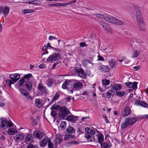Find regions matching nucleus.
I'll return each instance as SVG.
<instances>
[{
	"mask_svg": "<svg viewBox=\"0 0 148 148\" xmlns=\"http://www.w3.org/2000/svg\"><path fill=\"white\" fill-rule=\"evenodd\" d=\"M134 9L136 12V21L141 31H144L145 30L144 23L140 8L137 5H134Z\"/></svg>",
	"mask_w": 148,
	"mask_h": 148,
	"instance_id": "obj_1",
	"label": "nucleus"
},
{
	"mask_svg": "<svg viewBox=\"0 0 148 148\" xmlns=\"http://www.w3.org/2000/svg\"><path fill=\"white\" fill-rule=\"evenodd\" d=\"M84 130L86 134L84 137L86 138L88 142L97 141L95 140V130L90 129V127H87Z\"/></svg>",
	"mask_w": 148,
	"mask_h": 148,
	"instance_id": "obj_2",
	"label": "nucleus"
},
{
	"mask_svg": "<svg viewBox=\"0 0 148 148\" xmlns=\"http://www.w3.org/2000/svg\"><path fill=\"white\" fill-rule=\"evenodd\" d=\"M32 78V75L31 73L25 74L23 77L16 84L15 86L16 87L22 86L24 82L26 81H29L30 78Z\"/></svg>",
	"mask_w": 148,
	"mask_h": 148,
	"instance_id": "obj_3",
	"label": "nucleus"
},
{
	"mask_svg": "<svg viewBox=\"0 0 148 148\" xmlns=\"http://www.w3.org/2000/svg\"><path fill=\"white\" fill-rule=\"evenodd\" d=\"M105 19L109 23L118 25H122L125 23V21H123L112 17L109 16H106Z\"/></svg>",
	"mask_w": 148,
	"mask_h": 148,
	"instance_id": "obj_4",
	"label": "nucleus"
},
{
	"mask_svg": "<svg viewBox=\"0 0 148 148\" xmlns=\"http://www.w3.org/2000/svg\"><path fill=\"white\" fill-rule=\"evenodd\" d=\"M69 111L68 109L66 106H63L59 110L58 115L60 119H65L66 116L69 114Z\"/></svg>",
	"mask_w": 148,
	"mask_h": 148,
	"instance_id": "obj_5",
	"label": "nucleus"
},
{
	"mask_svg": "<svg viewBox=\"0 0 148 148\" xmlns=\"http://www.w3.org/2000/svg\"><path fill=\"white\" fill-rule=\"evenodd\" d=\"M61 58V55L58 53H55L50 55L47 58V61L49 62H53L54 61H58Z\"/></svg>",
	"mask_w": 148,
	"mask_h": 148,
	"instance_id": "obj_6",
	"label": "nucleus"
},
{
	"mask_svg": "<svg viewBox=\"0 0 148 148\" xmlns=\"http://www.w3.org/2000/svg\"><path fill=\"white\" fill-rule=\"evenodd\" d=\"M74 70L75 71V74H77L79 77L83 78L84 76V69L81 67H76Z\"/></svg>",
	"mask_w": 148,
	"mask_h": 148,
	"instance_id": "obj_7",
	"label": "nucleus"
},
{
	"mask_svg": "<svg viewBox=\"0 0 148 148\" xmlns=\"http://www.w3.org/2000/svg\"><path fill=\"white\" fill-rule=\"evenodd\" d=\"M1 122L0 123V127L3 130L6 129L8 126V121L7 119L2 117L0 119Z\"/></svg>",
	"mask_w": 148,
	"mask_h": 148,
	"instance_id": "obj_8",
	"label": "nucleus"
},
{
	"mask_svg": "<svg viewBox=\"0 0 148 148\" xmlns=\"http://www.w3.org/2000/svg\"><path fill=\"white\" fill-rule=\"evenodd\" d=\"M138 82H134L133 83L130 82H126L125 85L128 88H132L134 90H136L137 88V84Z\"/></svg>",
	"mask_w": 148,
	"mask_h": 148,
	"instance_id": "obj_9",
	"label": "nucleus"
},
{
	"mask_svg": "<svg viewBox=\"0 0 148 148\" xmlns=\"http://www.w3.org/2000/svg\"><path fill=\"white\" fill-rule=\"evenodd\" d=\"M132 112V111L130 108L126 106L124 108L123 111L122 112V115L124 117L128 116Z\"/></svg>",
	"mask_w": 148,
	"mask_h": 148,
	"instance_id": "obj_10",
	"label": "nucleus"
},
{
	"mask_svg": "<svg viewBox=\"0 0 148 148\" xmlns=\"http://www.w3.org/2000/svg\"><path fill=\"white\" fill-rule=\"evenodd\" d=\"M25 143L27 144H29L34 142V139L33 135L31 134H28L25 139Z\"/></svg>",
	"mask_w": 148,
	"mask_h": 148,
	"instance_id": "obj_11",
	"label": "nucleus"
},
{
	"mask_svg": "<svg viewBox=\"0 0 148 148\" xmlns=\"http://www.w3.org/2000/svg\"><path fill=\"white\" fill-rule=\"evenodd\" d=\"M9 77L12 81L15 83L19 79L20 75L18 73H14L10 75Z\"/></svg>",
	"mask_w": 148,
	"mask_h": 148,
	"instance_id": "obj_12",
	"label": "nucleus"
},
{
	"mask_svg": "<svg viewBox=\"0 0 148 148\" xmlns=\"http://www.w3.org/2000/svg\"><path fill=\"white\" fill-rule=\"evenodd\" d=\"M22 86L24 88H25L27 90H30L32 89V84L30 81H26Z\"/></svg>",
	"mask_w": 148,
	"mask_h": 148,
	"instance_id": "obj_13",
	"label": "nucleus"
},
{
	"mask_svg": "<svg viewBox=\"0 0 148 148\" xmlns=\"http://www.w3.org/2000/svg\"><path fill=\"white\" fill-rule=\"evenodd\" d=\"M25 138L23 134L18 133L14 136V139L16 142L18 143L23 140Z\"/></svg>",
	"mask_w": 148,
	"mask_h": 148,
	"instance_id": "obj_14",
	"label": "nucleus"
},
{
	"mask_svg": "<svg viewBox=\"0 0 148 148\" xmlns=\"http://www.w3.org/2000/svg\"><path fill=\"white\" fill-rule=\"evenodd\" d=\"M78 116L74 115H69L68 116L66 119L72 123H75L78 120Z\"/></svg>",
	"mask_w": 148,
	"mask_h": 148,
	"instance_id": "obj_15",
	"label": "nucleus"
},
{
	"mask_svg": "<svg viewBox=\"0 0 148 148\" xmlns=\"http://www.w3.org/2000/svg\"><path fill=\"white\" fill-rule=\"evenodd\" d=\"M99 70L102 72H108L110 71V68L108 66L102 65L99 67Z\"/></svg>",
	"mask_w": 148,
	"mask_h": 148,
	"instance_id": "obj_16",
	"label": "nucleus"
},
{
	"mask_svg": "<svg viewBox=\"0 0 148 148\" xmlns=\"http://www.w3.org/2000/svg\"><path fill=\"white\" fill-rule=\"evenodd\" d=\"M33 135L34 137L38 138L39 140L41 139L42 137V133L38 130H35L33 133Z\"/></svg>",
	"mask_w": 148,
	"mask_h": 148,
	"instance_id": "obj_17",
	"label": "nucleus"
},
{
	"mask_svg": "<svg viewBox=\"0 0 148 148\" xmlns=\"http://www.w3.org/2000/svg\"><path fill=\"white\" fill-rule=\"evenodd\" d=\"M83 86L82 83L81 82L77 81L73 85V90H79L82 88Z\"/></svg>",
	"mask_w": 148,
	"mask_h": 148,
	"instance_id": "obj_18",
	"label": "nucleus"
},
{
	"mask_svg": "<svg viewBox=\"0 0 148 148\" xmlns=\"http://www.w3.org/2000/svg\"><path fill=\"white\" fill-rule=\"evenodd\" d=\"M25 2L30 4L40 5L41 2L39 0H25Z\"/></svg>",
	"mask_w": 148,
	"mask_h": 148,
	"instance_id": "obj_19",
	"label": "nucleus"
},
{
	"mask_svg": "<svg viewBox=\"0 0 148 148\" xmlns=\"http://www.w3.org/2000/svg\"><path fill=\"white\" fill-rule=\"evenodd\" d=\"M126 119L129 125H132L136 121V118L134 117L130 116L126 118Z\"/></svg>",
	"mask_w": 148,
	"mask_h": 148,
	"instance_id": "obj_20",
	"label": "nucleus"
},
{
	"mask_svg": "<svg viewBox=\"0 0 148 148\" xmlns=\"http://www.w3.org/2000/svg\"><path fill=\"white\" fill-rule=\"evenodd\" d=\"M49 141V138H48L47 137L44 138L40 142V146L42 147H45L47 143H48Z\"/></svg>",
	"mask_w": 148,
	"mask_h": 148,
	"instance_id": "obj_21",
	"label": "nucleus"
},
{
	"mask_svg": "<svg viewBox=\"0 0 148 148\" xmlns=\"http://www.w3.org/2000/svg\"><path fill=\"white\" fill-rule=\"evenodd\" d=\"M2 12H3V13L4 16L6 17L9 12V7L7 6H5L4 7L2 6Z\"/></svg>",
	"mask_w": 148,
	"mask_h": 148,
	"instance_id": "obj_22",
	"label": "nucleus"
},
{
	"mask_svg": "<svg viewBox=\"0 0 148 148\" xmlns=\"http://www.w3.org/2000/svg\"><path fill=\"white\" fill-rule=\"evenodd\" d=\"M101 148H110L112 146V144L108 141L104 142L101 144Z\"/></svg>",
	"mask_w": 148,
	"mask_h": 148,
	"instance_id": "obj_23",
	"label": "nucleus"
},
{
	"mask_svg": "<svg viewBox=\"0 0 148 148\" xmlns=\"http://www.w3.org/2000/svg\"><path fill=\"white\" fill-rule=\"evenodd\" d=\"M135 103L137 105H140L144 108H146V106L148 105V103H146L145 102L140 100H137Z\"/></svg>",
	"mask_w": 148,
	"mask_h": 148,
	"instance_id": "obj_24",
	"label": "nucleus"
},
{
	"mask_svg": "<svg viewBox=\"0 0 148 148\" xmlns=\"http://www.w3.org/2000/svg\"><path fill=\"white\" fill-rule=\"evenodd\" d=\"M97 138V140H98V142L100 144L103 143L104 140V136L102 133H100L99 135H96Z\"/></svg>",
	"mask_w": 148,
	"mask_h": 148,
	"instance_id": "obj_25",
	"label": "nucleus"
},
{
	"mask_svg": "<svg viewBox=\"0 0 148 148\" xmlns=\"http://www.w3.org/2000/svg\"><path fill=\"white\" fill-rule=\"evenodd\" d=\"M38 90L41 94L43 93L45 91V87L43 86L42 84L40 83L38 86Z\"/></svg>",
	"mask_w": 148,
	"mask_h": 148,
	"instance_id": "obj_26",
	"label": "nucleus"
},
{
	"mask_svg": "<svg viewBox=\"0 0 148 148\" xmlns=\"http://www.w3.org/2000/svg\"><path fill=\"white\" fill-rule=\"evenodd\" d=\"M115 94V92L112 90H110L107 91L106 95L104 96L107 99H110L111 96H113Z\"/></svg>",
	"mask_w": 148,
	"mask_h": 148,
	"instance_id": "obj_27",
	"label": "nucleus"
},
{
	"mask_svg": "<svg viewBox=\"0 0 148 148\" xmlns=\"http://www.w3.org/2000/svg\"><path fill=\"white\" fill-rule=\"evenodd\" d=\"M127 122V121L125 118L124 121L121 123V127L122 129H125L129 126V125Z\"/></svg>",
	"mask_w": 148,
	"mask_h": 148,
	"instance_id": "obj_28",
	"label": "nucleus"
},
{
	"mask_svg": "<svg viewBox=\"0 0 148 148\" xmlns=\"http://www.w3.org/2000/svg\"><path fill=\"white\" fill-rule=\"evenodd\" d=\"M62 108V107L59 105H56V104H54L51 107V110H60Z\"/></svg>",
	"mask_w": 148,
	"mask_h": 148,
	"instance_id": "obj_29",
	"label": "nucleus"
},
{
	"mask_svg": "<svg viewBox=\"0 0 148 148\" xmlns=\"http://www.w3.org/2000/svg\"><path fill=\"white\" fill-rule=\"evenodd\" d=\"M122 88V86L119 84H115L113 86V89L116 91L121 90Z\"/></svg>",
	"mask_w": 148,
	"mask_h": 148,
	"instance_id": "obj_30",
	"label": "nucleus"
},
{
	"mask_svg": "<svg viewBox=\"0 0 148 148\" xmlns=\"http://www.w3.org/2000/svg\"><path fill=\"white\" fill-rule=\"evenodd\" d=\"M49 142L48 144V148H57L58 145H55V147H54V145L53 143L52 142L50 139L49 138Z\"/></svg>",
	"mask_w": 148,
	"mask_h": 148,
	"instance_id": "obj_31",
	"label": "nucleus"
},
{
	"mask_svg": "<svg viewBox=\"0 0 148 148\" xmlns=\"http://www.w3.org/2000/svg\"><path fill=\"white\" fill-rule=\"evenodd\" d=\"M66 132L68 133H73L75 132V130L73 127L69 126L66 129Z\"/></svg>",
	"mask_w": 148,
	"mask_h": 148,
	"instance_id": "obj_32",
	"label": "nucleus"
},
{
	"mask_svg": "<svg viewBox=\"0 0 148 148\" xmlns=\"http://www.w3.org/2000/svg\"><path fill=\"white\" fill-rule=\"evenodd\" d=\"M82 63L83 64V65L86 66H87V64L86 63V62H88L89 63L91 64L92 66H93L94 64V63L92 62H90V61L89 60H87V59H83L82 60Z\"/></svg>",
	"mask_w": 148,
	"mask_h": 148,
	"instance_id": "obj_33",
	"label": "nucleus"
},
{
	"mask_svg": "<svg viewBox=\"0 0 148 148\" xmlns=\"http://www.w3.org/2000/svg\"><path fill=\"white\" fill-rule=\"evenodd\" d=\"M33 12V10L31 9H25L22 10V13L24 14H25L27 13H31Z\"/></svg>",
	"mask_w": 148,
	"mask_h": 148,
	"instance_id": "obj_34",
	"label": "nucleus"
},
{
	"mask_svg": "<svg viewBox=\"0 0 148 148\" xmlns=\"http://www.w3.org/2000/svg\"><path fill=\"white\" fill-rule=\"evenodd\" d=\"M19 90L22 94V95L23 96H25L27 94H28V92L25 89H23L22 88H20L19 89Z\"/></svg>",
	"mask_w": 148,
	"mask_h": 148,
	"instance_id": "obj_35",
	"label": "nucleus"
},
{
	"mask_svg": "<svg viewBox=\"0 0 148 148\" xmlns=\"http://www.w3.org/2000/svg\"><path fill=\"white\" fill-rule=\"evenodd\" d=\"M55 145H57V143H61L63 141V139L61 137H57L55 139Z\"/></svg>",
	"mask_w": 148,
	"mask_h": 148,
	"instance_id": "obj_36",
	"label": "nucleus"
},
{
	"mask_svg": "<svg viewBox=\"0 0 148 148\" xmlns=\"http://www.w3.org/2000/svg\"><path fill=\"white\" fill-rule=\"evenodd\" d=\"M8 132L10 135H14L17 133V131H16L14 130V129L12 128L8 130Z\"/></svg>",
	"mask_w": 148,
	"mask_h": 148,
	"instance_id": "obj_37",
	"label": "nucleus"
},
{
	"mask_svg": "<svg viewBox=\"0 0 148 148\" xmlns=\"http://www.w3.org/2000/svg\"><path fill=\"white\" fill-rule=\"evenodd\" d=\"M125 93V92L124 91H119L116 92L115 95L119 97H122L124 96Z\"/></svg>",
	"mask_w": 148,
	"mask_h": 148,
	"instance_id": "obj_38",
	"label": "nucleus"
},
{
	"mask_svg": "<svg viewBox=\"0 0 148 148\" xmlns=\"http://www.w3.org/2000/svg\"><path fill=\"white\" fill-rule=\"evenodd\" d=\"M84 77L83 79H85L87 76H89L91 75V72L90 71L87 70H86L85 72L84 71Z\"/></svg>",
	"mask_w": 148,
	"mask_h": 148,
	"instance_id": "obj_39",
	"label": "nucleus"
},
{
	"mask_svg": "<svg viewBox=\"0 0 148 148\" xmlns=\"http://www.w3.org/2000/svg\"><path fill=\"white\" fill-rule=\"evenodd\" d=\"M102 82L103 86L108 85L110 83V81L106 79H103L102 81Z\"/></svg>",
	"mask_w": 148,
	"mask_h": 148,
	"instance_id": "obj_40",
	"label": "nucleus"
},
{
	"mask_svg": "<svg viewBox=\"0 0 148 148\" xmlns=\"http://www.w3.org/2000/svg\"><path fill=\"white\" fill-rule=\"evenodd\" d=\"M66 123L65 121H62L61 122L60 127L63 129L66 128Z\"/></svg>",
	"mask_w": 148,
	"mask_h": 148,
	"instance_id": "obj_41",
	"label": "nucleus"
},
{
	"mask_svg": "<svg viewBox=\"0 0 148 148\" xmlns=\"http://www.w3.org/2000/svg\"><path fill=\"white\" fill-rule=\"evenodd\" d=\"M30 119L32 121V123L33 125L36 126L38 124V122L36 120L34 117H31L30 118Z\"/></svg>",
	"mask_w": 148,
	"mask_h": 148,
	"instance_id": "obj_42",
	"label": "nucleus"
},
{
	"mask_svg": "<svg viewBox=\"0 0 148 148\" xmlns=\"http://www.w3.org/2000/svg\"><path fill=\"white\" fill-rule=\"evenodd\" d=\"M102 27L107 31H109V25L108 24L103 23L101 24Z\"/></svg>",
	"mask_w": 148,
	"mask_h": 148,
	"instance_id": "obj_43",
	"label": "nucleus"
},
{
	"mask_svg": "<svg viewBox=\"0 0 148 148\" xmlns=\"http://www.w3.org/2000/svg\"><path fill=\"white\" fill-rule=\"evenodd\" d=\"M84 129L81 127H79L78 128V130L77 131V133H78L79 135L81 134L84 133Z\"/></svg>",
	"mask_w": 148,
	"mask_h": 148,
	"instance_id": "obj_44",
	"label": "nucleus"
},
{
	"mask_svg": "<svg viewBox=\"0 0 148 148\" xmlns=\"http://www.w3.org/2000/svg\"><path fill=\"white\" fill-rule=\"evenodd\" d=\"M79 142H77L75 140H73L69 142H68V144L69 145V146H70L71 145L73 144L77 145L79 144Z\"/></svg>",
	"mask_w": 148,
	"mask_h": 148,
	"instance_id": "obj_45",
	"label": "nucleus"
},
{
	"mask_svg": "<svg viewBox=\"0 0 148 148\" xmlns=\"http://www.w3.org/2000/svg\"><path fill=\"white\" fill-rule=\"evenodd\" d=\"M53 83V82L51 79H49L47 82V85L48 87H51L52 86Z\"/></svg>",
	"mask_w": 148,
	"mask_h": 148,
	"instance_id": "obj_46",
	"label": "nucleus"
},
{
	"mask_svg": "<svg viewBox=\"0 0 148 148\" xmlns=\"http://www.w3.org/2000/svg\"><path fill=\"white\" fill-rule=\"evenodd\" d=\"M6 82L7 84L9 85L10 88H11V84H13L14 83V82L10 80L9 79L6 80Z\"/></svg>",
	"mask_w": 148,
	"mask_h": 148,
	"instance_id": "obj_47",
	"label": "nucleus"
},
{
	"mask_svg": "<svg viewBox=\"0 0 148 148\" xmlns=\"http://www.w3.org/2000/svg\"><path fill=\"white\" fill-rule=\"evenodd\" d=\"M68 85V82L66 81L63 84L62 86V88L64 89H66V88H67V89L68 90V88L67 87V86Z\"/></svg>",
	"mask_w": 148,
	"mask_h": 148,
	"instance_id": "obj_48",
	"label": "nucleus"
},
{
	"mask_svg": "<svg viewBox=\"0 0 148 148\" xmlns=\"http://www.w3.org/2000/svg\"><path fill=\"white\" fill-rule=\"evenodd\" d=\"M27 148H38V145H34L33 144H29L27 147Z\"/></svg>",
	"mask_w": 148,
	"mask_h": 148,
	"instance_id": "obj_49",
	"label": "nucleus"
},
{
	"mask_svg": "<svg viewBox=\"0 0 148 148\" xmlns=\"http://www.w3.org/2000/svg\"><path fill=\"white\" fill-rule=\"evenodd\" d=\"M59 94L57 93H56L53 96V99H54V101H56L57 100L58 98H59Z\"/></svg>",
	"mask_w": 148,
	"mask_h": 148,
	"instance_id": "obj_50",
	"label": "nucleus"
},
{
	"mask_svg": "<svg viewBox=\"0 0 148 148\" xmlns=\"http://www.w3.org/2000/svg\"><path fill=\"white\" fill-rule=\"evenodd\" d=\"M51 115L52 116L54 119H55L57 115V113H56L55 111L53 110H51Z\"/></svg>",
	"mask_w": 148,
	"mask_h": 148,
	"instance_id": "obj_51",
	"label": "nucleus"
},
{
	"mask_svg": "<svg viewBox=\"0 0 148 148\" xmlns=\"http://www.w3.org/2000/svg\"><path fill=\"white\" fill-rule=\"evenodd\" d=\"M61 64V62L59 61H57L56 62H55L52 66V69H55V67L57 66V65L59 64Z\"/></svg>",
	"mask_w": 148,
	"mask_h": 148,
	"instance_id": "obj_52",
	"label": "nucleus"
},
{
	"mask_svg": "<svg viewBox=\"0 0 148 148\" xmlns=\"http://www.w3.org/2000/svg\"><path fill=\"white\" fill-rule=\"evenodd\" d=\"M139 54V53L137 50L135 51L133 55V57L134 58H136L138 57Z\"/></svg>",
	"mask_w": 148,
	"mask_h": 148,
	"instance_id": "obj_53",
	"label": "nucleus"
},
{
	"mask_svg": "<svg viewBox=\"0 0 148 148\" xmlns=\"http://www.w3.org/2000/svg\"><path fill=\"white\" fill-rule=\"evenodd\" d=\"M114 60H109V63L111 67L113 68L114 67Z\"/></svg>",
	"mask_w": 148,
	"mask_h": 148,
	"instance_id": "obj_54",
	"label": "nucleus"
},
{
	"mask_svg": "<svg viewBox=\"0 0 148 148\" xmlns=\"http://www.w3.org/2000/svg\"><path fill=\"white\" fill-rule=\"evenodd\" d=\"M95 16L96 17L99 18H100L102 19L103 18H105L106 17V16L105 17L102 14H96L95 15Z\"/></svg>",
	"mask_w": 148,
	"mask_h": 148,
	"instance_id": "obj_55",
	"label": "nucleus"
},
{
	"mask_svg": "<svg viewBox=\"0 0 148 148\" xmlns=\"http://www.w3.org/2000/svg\"><path fill=\"white\" fill-rule=\"evenodd\" d=\"M5 105L4 101L2 99L0 98V106H1L3 107Z\"/></svg>",
	"mask_w": 148,
	"mask_h": 148,
	"instance_id": "obj_56",
	"label": "nucleus"
},
{
	"mask_svg": "<svg viewBox=\"0 0 148 148\" xmlns=\"http://www.w3.org/2000/svg\"><path fill=\"white\" fill-rule=\"evenodd\" d=\"M80 47H87L88 45L86 44L85 42H81L80 43Z\"/></svg>",
	"mask_w": 148,
	"mask_h": 148,
	"instance_id": "obj_57",
	"label": "nucleus"
},
{
	"mask_svg": "<svg viewBox=\"0 0 148 148\" xmlns=\"http://www.w3.org/2000/svg\"><path fill=\"white\" fill-rule=\"evenodd\" d=\"M41 100L38 99H36L35 102V104L37 105H40L41 104Z\"/></svg>",
	"mask_w": 148,
	"mask_h": 148,
	"instance_id": "obj_58",
	"label": "nucleus"
},
{
	"mask_svg": "<svg viewBox=\"0 0 148 148\" xmlns=\"http://www.w3.org/2000/svg\"><path fill=\"white\" fill-rule=\"evenodd\" d=\"M48 39L50 40H52L53 39L57 40L58 38L55 36H50L49 37Z\"/></svg>",
	"mask_w": 148,
	"mask_h": 148,
	"instance_id": "obj_59",
	"label": "nucleus"
},
{
	"mask_svg": "<svg viewBox=\"0 0 148 148\" xmlns=\"http://www.w3.org/2000/svg\"><path fill=\"white\" fill-rule=\"evenodd\" d=\"M69 5V3H60V6L65 7Z\"/></svg>",
	"mask_w": 148,
	"mask_h": 148,
	"instance_id": "obj_60",
	"label": "nucleus"
},
{
	"mask_svg": "<svg viewBox=\"0 0 148 148\" xmlns=\"http://www.w3.org/2000/svg\"><path fill=\"white\" fill-rule=\"evenodd\" d=\"M26 99L28 100L30 99H32V98L31 97V96L29 95V93H28V94H27L25 96Z\"/></svg>",
	"mask_w": 148,
	"mask_h": 148,
	"instance_id": "obj_61",
	"label": "nucleus"
},
{
	"mask_svg": "<svg viewBox=\"0 0 148 148\" xmlns=\"http://www.w3.org/2000/svg\"><path fill=\"white\" fill-rule=\"evenodd\" d=\"M98 60L99 61H104V60L103 58L101 56L99 55L98 56Z\"/></svg>",
	"mask_w": 148,
	"mask_h": 148,
	"instance_id": "obj_62",
	"label": "nucleus"
},
{
	"mask_svg": "<svg viewBox=\"0 0 148 148\" xmlns=\"http://www.w3.org/2000/svg\"><path fill=\"white\" fill-rule=\"evenodd\" d=\"M45 66V64L44 63L41 64L39 65L38 68L40 69H42L44 68Z\"/></svg>",
	"mask_w": 148,
	"mask_h": 148,
	"instance_id": "obj_63",
	"label": "nucleus"
},
{
	"mask_svg": "<svg viewBox=\"0 0 148 148\" xmlns=\"http://www.w3.org/2000/svg\"><path fill=\"white\" fill-rule=\"evenodd\" d=\"M71 135H70V134H69L68 135L67 134H66L65 135V137L64 138V140H66L67 139H69L70 138V136H71Z\"/></svg>",
	"mask_w": 148,
	"mask_h": 148,
	"instance_id": "obj_64",
	"label": "nucleus"
}]
</instances>
